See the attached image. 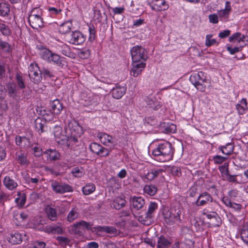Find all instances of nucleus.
Returning <instances> with one entry per match:
<instances>
[{"mask_svg": "<svg viewBox=\"0 0 248 248\" xmlns=\"http://www.w3.org/2000/svg\"><path fill=\"white\" fill-rule=\"evenodd\" d=\"M170 242L164 236H160L157 241V248H168Z\"/></svg>", "mask_w": 248, "mask_h": 248, "instance_id": "37998d69", "label": "nucleus"}, {"mask_svg": "<svg viewBox=\"0 0 248 248\" xmlns=\"http://www.w3.org/2000/svg\"><path fill=\"white\" fill-rule=\"evenodd\" d=\"M157 208V204L155 202H151L149 205L147 212L148 216H151V214Z\"/></svg>", "mask_w": 248, "mask_h": 248, "instance_id": "0e129e2a", "label": "nucleus"}, {"mask_svg": "<svg viewBox=\"0 0 248 248\" xmlns=\"http://www.w3.org/2000/svg\"><path fill=\"white\" fill-rule=\"evenodd\" d=\"M0 31L5 36H9L11 34V30L9 27L3 23H0Z\"/></svg>", "mask_w": 248, "mask_h": 248, "instance_id": "5fc2aeb1", "label": "nucleus"}, {"mask_svg": "<svg viewBox=\"0 0 248 248\" xmlns=\"http://www.w3.org/2000/svg\"><path fill=\"white\" fill-rule=\"evenodd\" d=\"M219 171L221 172L222 176L225 177L229 173L228 165L224 164L218 168Z\"/></svg>", "mask_w": 248, "mask_h": 248, "instance_id": "774afa93", "label": "nucleus"}, {"mask_svg": "<svg viewBox=\"0 0 248 248\" xmlns=\"http://www.w3.org/2000/svg\"><path fill=\"white\" fill-rule=\"evenodd\" d=\"M72 23L70 22H65L60 25L59 31L62 34H65L70 31L71 29Z\"/></svg>", "mask_w": 248, "mask_h": 248, "instance_id": "c03bdc74", "label": "nucleus"}, {"mask_svg": "<svg viewBox=\"0 0 248 248\" xmlns=\"http://www.w3.org/2000/svg\"><path fill=\"white\" fill-rule=\"evenodd\" d=\"M189 80L197 90L201 92L205 90L207 79L206 74L204 72L199 71L193 73L189 77Z\"/></svg>", "mask_w": 248, "mask_h": 248, "instance_id": "20e7f679", "label": "nucleus"}, {"mask_svg": "<svg viewBox=\"0 0 248 248\" xmlns=\"http://www.w3.org/2000/svg\"><path fill=\"white\" fill-rule=\"evenodd\" d=\"M48 11L51 16H55L60 14L62 12V9L60 8L50 7L48 8Z\"/></svg>", "mask_w": 248, "mask_h": 248, "instance_id": "338daca9", "label": "nucleus"}, {"mask_svg": "<svg viewBox=\"0 0 248 248\" xmlns=\"http://www.w3.org/2000/svg\"><path fill=\"white\" fill-rule=\"evenodd\" d=\"M101 142L106 146L110 148H114L117 145V142L115 138L104 132H99L97 135Z\"/></svg>", "mask_w": 248, "mask_h": 248, "instance_id": "1a4fd4ad", "label": "nucleus"}, {"mask_svg": "<svg viewBox=\"0 0 248 248\" xmlns=\"http://www.w3.org/2000/svg\"><path fill=\"white\" fill-rule=\"evenodd\" d=\"M150 7L155 11H162L168 10L169 4L165 0H153Z\"/></svg>", "mask_w": 248, "mask_h": 248, "instance_id": "dca6fc26", "label": "nucleus"}, {"mask_svg": "<svg viewBox=\"0 0 248 248\" xmlns=\"http://www.w3.org/2000/svg\"><path fill=\"white\" fill-rule=\"evenodd\" d=\"M44 154L46 155L47 159L50 160H55L60 158V154L55 149H48L46 150Z\"/></svg>", "mask_w": 248, "mask_h": 248, "instance_id": "2f4dec72", "label": "nucleus"}, {"mask_svg": "<svg viewBox=\"0 0 248 248\" xmlns=\"http://www.w3.org/2000/svg\"><path fill=\"white\" fill-rule=\"evenodd\" d=\"M218 149L223 154L228 155L233 153L234 146L232 143H228L225 145L219 146Z\"/></svg>", "mask_w": 248, "mask_h": 248, "instance_id": "7c9ffc66", "label": "nucleus"}, {"mask_svg": "<svg viewBox=\"0 0 248 248\" xmlns=\"http://www.w3.org/2000/svg\"><path fill=\"white\" fill-rule=\"evenodd\" d=\"M208 19L211 23L216 24L218 23L219 17L218 15L213 14L209 15Z\"/></svg>", "mask_w": 248, "mask_h": 248, "instance_id": "052dcab7", "label": "nucleus"}, {"mask_svg": "<svg viewBox=\"0 0 248 248\" xmlns=\"http://www.w3.org/2000/svg\"><path fill=\"white\" fill-rule=\"evenodd\" d=\"M51 107L53 113L59 114L62 109V106L60 101L58 99L54 100L51 104Z\"/></svg>", "mask_w": 248, "mask_h": 248, "instance_id": "c9c22d12", "label": "nucleus"}, {"mask_svg": "<svg viewBox=\"0 0 248 248\" xmlns=\"http://www.w3.org/2000/svg\"><path fill=\"white\" fill-rule=\"evenodd\" d=\"M212 201L213 198L210 194L204 191L199 194L195 202V204L197 206H201L208 204Z\"/></svg>", "mask_w": 248, "mask_h": 248, "instance_id": "ddd939ff", "label": "nucleus"}, {"mask_svg": "<svg viewBox=\"0 0 248 248\" xmlns=\"http://www.w3.org/2000/svg\"><path fill=\"white\" fill-rule=\"evenodd\" d=\"M166 132L170 133H175L176 131V125L172 124H164Z\"/></svg>", "mask_w": 248, "mask_h": 248, "instance_id": "680f3d73", "label": "nucleus"}, {"mask_svg": "<svg viewBox=\"0 0 248 248\" xmlns=\"http://www.w3.org/2000/svg\"><path fill=\"white\" fill-rule=\"evenodd\" d=\"M29 76L32 82L39 83L42 79V74L36 63H31L29 66Z\"/></svg>", "mask_w": 248, "mask_h": 248, "instance_id": "6e6552de", "label": "nucleus"}, {"mask_svg": "<svg viewBox=\"0 0 248 248\" xmlns=\"http://www.w3.org/2000/svg\"><path fill=\"white\" fill-rule=\"evenodd\" d=\"M3 183L6 188L10 190L15 189L18 186L16 182L9 176L4 177Z\"/></svg>", "mask_w": 248, "mask_h": 248, "instance_id": "cd10ccee", "label": "nucleus"}, {"mask_svg": "<svg viewBox=\"0 0 248 248\" xmlns=\"http://www.w3.org/2000/svg\"><path fill=\"white\" fill-rule=\"evenodd\" d=\"M83 99L86 102V104L87 105H89L97 103L98 101V96L92 93H90L87 98H83Z\"/></svg>", "mask_w": 248, "mask_h": 248, "instance_id": "a18cd8bd", "label": "nucleus"}, {"mask_svg": "<svg viewBox=\"0 0 248 248\" xmlns=\"http://www.w3.org/2000/svg\"><path fill=\"white\" fill-rule=\"evenodd\" d=\"M232 10V8L231 2L229 1H226L224 8L217 12L219 20L225 22L228 21Z\"/></svg>", "mask_w": 248, "mask_h": 248, "instance_id": "f8f14e48", "label": "nucleus"}, {"mask_svg": "<svg viewBox=\"0 0 248 248\" xmlns=\"http://www.w3.org/2000/svg\"><path fill=\"white\" fill-rule=\"evenodd\" d=\"M202 214L205 216L208 219L210 220L212 218L214 219L215 217L219 220V216L217 214L214 212L209 211L207 208H204L202 211Z\"/></svg>", "mask_w": 248, "mask_h": 248, "instance_id": "ea45409f", "label": "nucleus"}, {"mask_svg": "<svg viewBox=\"0 0 248 248\" xmlns=\"http://www.w3.org/2000/svg\"><path fill=\"white\" fill-rule=\"evenodd\" d=\"M23 233L18 232H11L6 235V239L12 245L19 244L22 241Z\"/></svg>", "mask_w": 248, "mask_h": 248, "instance_id": "6ab92c4d", "label": "nucleus"}, {"mask_svg": "<svg viewBox=\"0 0 248 248\" xmlns=\"http://www.w3.org/2000/svg\"><path fill=\"white\" fill-rule=\"evenodd\" d=\"M89 32L88 41L93 42L94 41L96 37V31L93 25L89 26Z\"/></svg>", "mask_w": 248, "mask_h": 248, "instance_id": "864d4df0", "label": "nucleus"}, {"mask_svg": "<svg viewBox=\"0 0 248 248\" xmlns=\"http://www.w3.org/2000/svg\"><path fill=\"white\" fill-rule=\"evenodd\" d=\"M44 224V221L39 219V220H33L32 222L29 223L28 226L29 228H32L35 230L43 231Z\"/></svg>", "mask_w": 248, "mask_h": 248, "instance_id": "c756f323", "label": "nucleus"}, {"mask_svg": "<svg viewBox=\"0 0 248 248\" xmlns=\"http://www.w3.org/2000/svg\"><path fill=\"white\" fill-rule=\"evenodd\" d=\"M221 224V218L219 217V220L216 217H215L214 219L212 218L209 220V221L207 222L206 226L208 227H216L220 226Z\"/></svg>", "mask_w": 248, "mask_h": 248, "instance_id": "09e8293b", "label": "nucleus"}, {"mask_svg": "<svg viewBox=\"0 0 248 248\" xmlns=\"http://www.w3.org/2000/svg\"><path fill=\"white\" fill-rule=\"evenodd\" d=\"M132 61L145 62L147 56L145 49L139 46H136L131 49Z\"/></svg>", "mask_w": 248, "mask_h": 248, "instance_id": "0eeeda50", "label": "nucleus"}, {"mask_svg": "<svg viewBox=\"0 0 248 248\" xmlns=\"http://www.w3.org/2000/svg\"><path fill=\"white\" fill-rule=\"evenodd\" d=\"M96 186L93 183H88L82 187V191L85 195H89L95 191Z\"/></svg>", "mask_w": 248, "mask_h": 248, "instance_id": "473e14b6", "label": "nucleus"}, {"mask_svg": "<svg viewBox=\"0 0 248 248\" xmlns=\"http://www.w3.org/2000/svg\"><path fill=\"white\" fill-rule=\"evenodd\" d=\"M48 218L51 220H54L56 217V213L55 209L49 208L46 210Z\"/></svg>", "mask_w": 248, "mask_h": 248, "instance_id": "e2e57ef3", "label": "nucleus"}, {"mask_svg": "<svg viewBox=\"0 0 248 248\" xmlns=\"http://www.w3.org/2000/svg\"><path fill=\"white\" fill-rule=\"evenodd\" d=\"M89 148L93 153L101 157H106L109 155L110 152L109 149L96 142L91 143Z\"/></svg>", "mask_w": 248, "mask_h": 248, "instance_id": "9b49d317", "label": "nucleus"}, {"mask_svg": "<svg viewBox=\"0 0 248 248\" xmlns=\"http://www.w3.org/2000/svg\"><path fill=\"white\" fill-rule=\"evenodd\" d=\"M145 101L149 107L153 108L154 109H158L160 108L158 102L153 96L147 97L145 99Z\"/></svg>", "mask_w": 248, "mask_h": 248, "instance_id": "e433bc0d", "label": "nucleus"}, {"mask_svg": "<svg viewBox=\"0 0 248 248\" xmlns=\"http://www.w3.org/2000/svg\"><path fill=\"white\" fill-rule=\"evenodd\" d=\"M68 128L72 136H81L83 134L82 127L76 121H72L68 123Z\"/></svg>", "mask_w": 248, "mask_h": 248, "instance_id": "aec40b11", "label": "nucleus"}, {"mask_svg": "<svg viewBox=\"0 0 248 248\" xmlns=\"http://www.w3.org/2000/svg\"><path fill=\"white\" fill-rule=\"evenodd\" d=\"M55 47L62 55L70 58L74 57V53L72 52L69 46L65 43L58 41L57 43H56Z\"/></svg>", "mask_w": 248, "mask_h": 248, "instance_id": "f3484780", "label": "nucleus"}, {"mask_svg": "<svg viewBox=\"0 0 248 248\" xmlns=\"http://www.w3.org/2000/svg\"><path fill=\"white\" fill-rule=\"evenodd\" d=\"M144 192L150 196L154 195L157 191L156 187L153 185H146L143 188Z\"/></svg>", "mask_w": 248, "mask_h": 248, "instance_id": "49530a36", "label": "nucleus"}, {"mask_svg": "<svg viewBox=\"0 0 248 248\" xmlns=\"http://www.w3.org/2000/svg\"><path fill=\"white\" fill-rule=\"evenodd\" d=\"M126 88L125 86L116 84L111 90L112 97L119 99L125 93Z\"/></svg>", "mask_w": 248, "mask_h": 248, "instance_id": "412c9836", "label": "nucleus"}, {"mask_svg": "<svg viewBox=\"0 0 248 248\" xmlns=\"http://www.w3.org/2000/svg\"><path fill=\"white\" fill-rule=\"evenodd\" d=\"M151 146L153 148L151 151L152 155L156 161L165 162L173 159L174 149L169 142L154 140Z\"/></svg>", "mask_w": 248, "mask_h": 248, "instance_id": "f257e3e1", "label": "nucleus"}, {"mask_svg": "<svg viewBox=\"0 0 248 248\" xmlns=\"http://www.w3.org/2000/svg\"><path fill=\"white\" fill-rule=\"evenodd\" d=\"M65 40L71 44L81 45L85 41L86 36L80 31H75L67 34Z\"/></svg>", "mask_w": 248, "mask_h": 248, "instance_id": "423d86ee", "label": "nucleus"}, {"mask_svg": "<svg viewBox=\"0 0 248 248\" xmlns=\"http://www.w3.org/2000/svg\"><path fill=\"white\" fill-rule=\"evenodd\" d=\"M235 107L239 115H242L245 113L248 108L247 99L246 98H242L238 102Z\"/></svg>", "mask_w": 248, "mask_h": 248, "instance_id": "b1692460", "label": "nucleus"}, {"mask_svg": "<svg viewBox=\"0 0 248 248\" xmlns=\"http://www.w3.org/2000/svg\"><path fill=\"white\" fill-rule=\"evenodd\" d=\"M52 189L58 193H63L73 191L72 187L67 184H61L56 181H53L51 183Z\"/></svg>", "mask_w": 248, "mask_h": 248, "instance_id": "2eb2a0df", "label": "nucleus"}, {"mask_svg": "<svg viewBox=\"0 0 248 248\" xmlns=\"http://www.w3.org/2000/svg\"><path fill=\"white\" fill-rule=\"evenodd\" d=\"M16 144L20 147H25V145L22 144L23 142H28V139L25 137L16 136L15 139Z\"/></svg>", "mask_w": 248, "mask_h": 248, "instance_id": "13d9d810", "label": "nucleus"}, {"mask_svg": "<svg viewBox=\"0 0 248 248\" xmlns=\"http://www.w3.org/2000/svg\"><path fill=\"white\" fill-rule=\"evenodd\" d=\"M78 215L79 213L78 211V209L73 208L68 213L67 220L69 222H72L78 218Z\"/></svg>", "mask_w": 248, "mask_h": 248, "instance_id": "de8ad7c7", "label": "nucleus"}, {"mask_svg": "<svg viewBox=\"0 0 248 248\" xmlns=\"http://www.w3.org/2000/svg\"><path fill=\"white\" fill-rule=\"evenodd\" d=\"M45 121L41 118H38L34 121V126L36 130L39 134L43 132Z\"/></svg>", "mask_w": 248, "mask_h": 248, "instance_id": "4c0bfd02", "label": "nucleus"}, {"mask_svg": "<svg viewBox=\"0 0 248 248\" xmlns=\"http://www.w3.org/2000/svg\"><path fill=\"white\" fill-rule=\"evenodd\" d=\"M53 134L58 142H60L61 140H63L66 139L65 132L62 130L61 126H55L54 127Z\"/></svg>", "mask_w": 248, "mask_h": 248, "instance_id": "bb28decb", "label": "nucleus"}, {"mask_svg": "<svg viewBox=\"0 0 248 248\" xmlns=\"http://www.w3.org/2000/svg\"><path fill=\"white\" fill-rule=\"evenodd\" d=\"M221 201L226 206L233 209L235 211L239 212L242 208V205L240 204L232 202L231 199L227 197H223Z\"/></svg>", "mask_w": 248, "mask_h": 248, "instance_id": "393cba45", "label": "nucleus"}, {"mask_svg": "<svg viewBox=\"0 0 248 248\" xmlns=\"http://www.w3.org/2000/svg\"><path fill=\"white\" fill-rule=\"evenodd\" d=\"M192 224L197 231H202L205 226H207L203 220L200 217H195Z\"/></svg>", "mask_w": 248, "mask_h": 248, "instance_id": "72a5a7b5", "label": "nucleus"}, {"mask_svg": "<svg viewBox=\"0 0 248 248\" xmlns=\"http://www.w3.org/2000/svg\"><path fill=\"white\" fill-rule=\"evenodd\" d=\"M244 38V35H242L239 32H236L233 34L229 38L230 41H236L240 42L241 41H243Z\"/></svg>", "mask_w": 248, "mask_h": 248, "instance_id": "4d7b16f0", "label": "nucleus"}, {"mask_svg": "<svg viewBox=\"0 0 248 248\" xmlns=\"http://www.w3.org/2000/svg\"><path fill=\"white\" fill-rule=\"evenodd\" d=\"M28 217L29 214L28 213L26 212H22L19 215H15L14 222L16 225H21L25 222Z\"/></svg>", "mask_w": 248, "mask_h": 248, "instance_id": "a878e982", "label": "nucleus"}, {"mask_svg": "<svg viewBox=\"0 0 248 248\" xmlns=\"http://www.w3.org/2000/svg\"><path fill=\"white\" fill-rule=\"evenodd\" d=\"M165 170L161 169H153L148 170L145 174L143 179L145 181H151L158 176L162 175Z\"/></svg>", "mask_w": 248, "mask_h": 248, "instance_id": "4be33fe9", "label": "nucleus"}, {"mask_svg": "<svg viewBox=\"0 0 248 248\" xmlns=\"http://www.w3.org/2000/svg\"><path fill=\"white\" fill-rule=\"evenodd\" d=\"M213 35L212 34H207L205 36V45L207 47H209L214 44L218 43L217 42L216 39H212Z\"/></svg>", "mask_w": 248, "mask_h": 248, "instance_id": "3c124183", "label": "nucleus"}, {"mask_svg": "<svg viewBox=\"0 0 248 248\" xmlns=\"http://www.w3.org/2000/svg\"><path fill=\"white\" fill-rule=\"evenodd\" d=\"M10 13V5L5 2L0 3V16H6Z\"/></svg>", "mask_w": 248, "mask_h": 248, "instance_id": "79ce46f5", "label": "nucleus"}, {"mask_svg": "<svg viewBox=\"0 0 248 248\" xmlns=\"http://www.w3.org/2000/svg\"><path fill=\"white\" fill-rule=\"evenodd\" d=\"M92 231L96 233L98 235H102L103 233L114 234L117 232L116 229L115 227L108 226H97L92 228Z\"/></svg>", "mask_w": 248, "mask_h": 248, "instance_id": "4468645a", "label": "nucleus"}, {"mask_svg": "<svg viewBox=\"0 0 248 248\" xmlns=\"http://www.w3.org/2000/svg\"><path fill=\"white\" fill-rule=\"evenodd\" d=\"M145 66V62L132 61V68L130 71L131 75L134 77H137L141 73Z\"/></svg>", "mask_w": 248, "mask_h": 248, "instance_id": "a211bd4d", "label": "nucleus"}, {"mask_svg": "<svg viewBox=\"0 0 248 248\" xmlns=\"http://www.w3.org/2000/svg\"><path fill=\"white\" fill-rule=\"evenodd\" d=\"M16 159L21 165L27 166L29 164V161L27 157V155L21 151L16 153Z\"/></svg>", "mask_w": 248, "mask_h": 248, "instance_id": "c85d7f7f", "label": "nucleus"}, {"mask_svg": "<svg viewBox=\"0 0 248 248\" xmlns=\"http://www.w3.org/2000/svg\"><path fill=\"white\" fill-rule=\"evenodd\" d=\"M73 175L76 177H81L84 174V170L82 168L75 167L73 168L71 171Z\"/></svg>", "mask_w": 248, "mask_h": 248, "instance_id": "603ef678", "label": "nucleus"}, {"mask_svg": "<svg viewBox=\"0 0 248 248\" xmlns=\"http://www.w3.org/2000/svg\"><path fill=\"white\" fill-rule=\"evenodd\" d=\"M213 161L215 164H221L228 159L227 156L216 155L213 157Z\"/></svg>", "mask_w": 248, "mask_h": 248, "instance_id": "6e6d98bb", "label": "nucleus"}, {"mask_svg": "<svg viewBox=\"0 0 248 248\" xmlns=\"http://www.w3.org/2000/svg\"><path fill=\"white\" fill-rule=\"evenodd\" d=\"M126 203L125 200L121 197L116 198L113 202V206L116 209H120L124 206Z\"/></svg>", "mask_w": 248, "mask_h": 248, "instance_id": "a19ab883", "label": "nucleus"}, {"mask_svg": "<svg viewBox=\"0 0 248 248\" xmlns=\"http://www.w3.org/2000/svg\"><path fill=\"white\" fill-rule=\"evenodd\" d=\"M78 55L79 57L83 59L88 58L90 55V51L89 49H85L80 50Z\"/></svg>", "mask_w": 248, "mask_h": 248, "instance_id": "bf43d9fd", "label": "nucleus"}, {"mask_svg": "<svg viewBox=\"0 0 248 248\" xmlns=\"http://www.w3.org/2000/svg\"><path fill=\"white\" fill-rule=\"evenodd\" d=\"M242 177V174H238L236 175H232L229 174L228 175L225 177L227 180L231 182H236L238 184H243L245 183V181L244 180H242L241 178Z\"/></svg>", "mask_w": 248, "mask_h": 248, "instance_id": "58836bf2", "label": "nucleus"}, {"mask_svg": "<svg viewBox=\"0 0 248 248\" xmlns=\"http://www.w3.org/2000/svg\"><path fill=\"white\" fill-rule=\"evenodd\" d=\"M131 203L133 208L136 210L142 209L145 204L144 199L141 197H133L131 200Z\"/></svg>", "mask_w": 248, "mask_h": 248, "instance_id": "5701e85b", "label": "nucleus"}, {"mask_svg": "<svg viewBox=\"0 0 248 248\" xmlns=\"http://www.w3.org/2000/svg\"><path fill=\"white\" fill-rule=\"evenodd\" d=\"M18 197L16 198L15 202L17 205L20 208L22 207L25 204L26 201V195L24 193L18 191L17 193Z\"/></svg>", "mask_w": 248, "mask_h": 248, "instance_id": "f704fd0d", "label": "nucleus"}, {"mask_svg": "<svg viewBox=\"0 0 248 248\" xmlns=\"http://www.w3.org/2000/svg\"><path fill=\"white\" fill-rule=\"evenodd\" d=\"M39 54L41 58L45 61L59 66L62 67L66 63L64 57L52 52L48 49H42Z\"/></svg>", "mask_w": 248, "mask_h": 248, "instance_id": "f03ea898", "label": "nucleus"}, {"mask_svg": "<svg viewBox=\"0 0 248 248\" xmlns=\"http://www.w3.org/2000/svg\"><path fill=\"white\" fill-rule=\"evenodd\" d=\"M183 212V209L179 207L177 209H165L162 214L164 221L168 224L172 225L181 222V215Z\"/></svg>", "mask_w": 248, "mask_h": 248, "instance_id": "7ed1b4c3", "label": "nucleus"}, {"mask_svg": "<svg viewBox=\"0 0 248 248\" xmlns=\"http://www.w3.org/2000/svg\"><path fill=\"white\" fill-rule=\"evenodd\" d=\"M42 15L43 10L41 9L34 8L31 10L29 16L28 21L32 28L38 29L44 26Z\"/></svg>", "mask_w": 248, "mask_h": 248, "instance_id": "39448f33", "label": "nucleus"}, {"mask_svg": "<svg viewBox=\"0 0 248 248\" xmlns=\"http://www.w3.org/2000/svg\"><path fill=\"white\" fill-rule=\"evenodd\" d=\"M90 224L84 221H80L77 223H75L70 227L71 232L79 235H82L86 229L91 230Z\"/></svg>", "mask_w": 248, "mask_h": 248, "instance_id": "9d476101", "label": "nucleus"}, {"mask_svg": "<svg viewBox=\"0 0 248 248\" xmlns=\"http://www.w3.org/2000/svg\"><path fill=\"white\" fill-rule=\"evenodd\" d=\"M241 238L243 241L248 245V226H244L241 231Z\"/></svg>", "mask_w": 248, "mask_h": 248, "instance_id": "8fccbe9b", "label": "nucleus"}, {"mask_svg": "<svg viewBox=\"0 0 248 248\" xmlns=\"http://www.w3.org/2000/svg\"><path fill=\"white\" fill-rule=\"evenodd\" d=\"M57 240L59 242V243L62 246H66L69 245L70 243L69 239L65 237L58 236L57 237Z\"/></svg>", "mask_w": 248, "mask_h": 248, "instance_id": "69168bd1", "label": "nucleus"}]
</instances>
